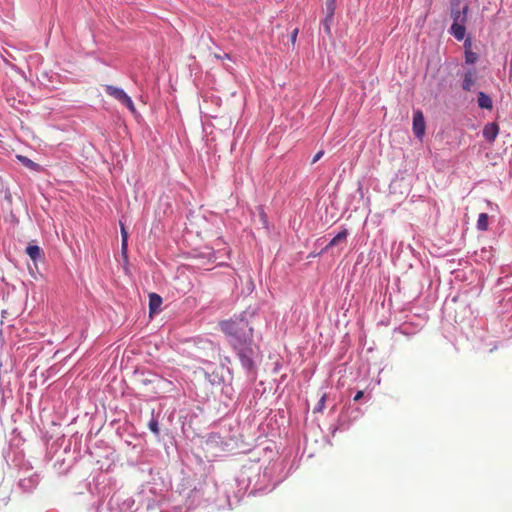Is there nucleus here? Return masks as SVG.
I'll list each match as a JSON object with an SVG mask.
<instances>
[{
    "label": "nucleus",
    "mask_w": 512,
    "mask_h": 512,
    "mask_svg": "<svg viewBox=\"0 0 512 512\" xmlns=\"http://www.w3.org/2000/svg\"><path fill=\"white\" fill-rule=\"evenodd\" d=\"M477 80V69L475 67H467L463 73L462 89L471 91Z\"/></svg>",
    "instance_id": "4"
},
{
    "label": "nucleus",
    "mask_w": 512,
    "mask_h": 512,
    "mask_svg": "<svg viewBox=\"0 0 512 512\" xmlns=\"http://www.w3.org/2000/svg\"><path fill=\"white\" fill-rule=\"evenodd\" d=\"M149 429L155 434V435H159L160 434V430H159V426H158V421L156 419H151L149 424Z\"/></svg>",
    "instance_id": "17"
},
{
    "label": "nucleus",
    "mask_w": 512,
    "mask_h": 512,
    "mask_svg": "<svg viewBox=\"0 0 512 512\" xmlns=\"http://www.w3.org/2000/svg\"><path fill=\"white\" fill-rule=\"evenodd\" d=\"M161 304H162V298L158 294H156V293L149 294L150 315L157 313L160 309Z\"/></svg>",
    "instance_id": "9"
},
{
    "label": "nucleus",
    "mask_w": 512,
    "mask_h": 512,
    "mask_svg": "<svg viewBox=\"0 0 512 512\" xmlns=\"http://www.w3.org/2000/svg\"><path fill=\"white\" fill-rule=\"evenodd\" d=\"M105 91L106 93L115 98L116 100H118L120 103H122L123 105H125L132 113H136V108L134 106V103L133 101L131 100V98L125 93L124 90L118 88V87H115V86H112V85H106L105 86Z\"/></svg>",
    "instance_id": "3"
},
{
    "label": "nucleus",
    "mask_w": 512,
    "mask_h": 512,
    "mask_svg": "<svg viewBox=\"0 0 512 512\" xmlns=\"http://www.w3.org/2000/svg\"><path fill=\"white\" fill-rule=\"evenodd\" d=\"M413 131L414 134L421 138L425 133V121L421 111H416L413 116Z\"/></svg>",
    "instance_id": "5"
},
{
    "label": "nucleus",
    "mask_w": 512,
    "mask_h": 512,
    "mask_svg": "<svg viewBox=\"0 0 512 512\" xmlns=\"http://www.w3.org/2000/svg\"><path fill=\"white\" fill-rule=\"evenodd\" d=\"M499 133V126L496 123H488L484 126L483 136L489 141L493 142Z\"/></svg>",
    "instance_id": "7"
},
{
    "label": "nucleus",
    "mask_w": 512,
    "mask_h": 512,
    "mask_svg": "<svg viewBox=\"0 0 512 512\" xmlns=\"http://www.w3.org/2000/svg\"><path fill=\"white\" fill-rule=\"evenodd\" d=\"M489 216L486 213H481L477 220V229L486 231L488 229Z\"/></svg>",
    "instance_id": "14"
},
{
    "label": "nucleus",
    "mask_w": 512,
    "mask_h": 512,
    "mask_svg": "<svg viewBox=\"0 0 512 512\" xmlns=\"http://www.w3.org/2000/svg\"><path fill=\"white\" fill-rule=\"evenodd\" d=\"M330 23L331 21L326 22V18L323 21L324 28L328 33L330 32Z\"/></svg>",
    "instance_id": "21"
},
{
    "label": "nucleus",
    "mask_w": 512,
    "mask_h": 512,
    "mask_svg": "<svg viewBox=\"0 0 512 512\" xmlns=\"http://www.w3.org/2000/svg\"><path fill=\"white\" fill-rule=\"evenodd\" d=\"M363 395V391H358L354 396V401H359L360 399H362Z\"/></svg>",
    "instance_id": "20"
},
{
    "label": "nucleus",
    "mask_w": 512,
    "mask_h": 512,
    "mask_svg": "<svg viewBox=\"0 0 512 512\" xmlns=\"http://www.w3.org/2000/svg\"><path fill=\"white\" fill-rule=\"evenodd\" d=\"M26 253L34 262L41 259L43 256L42 249L38 245H29L26 248Z\"/></svg>",
    "instance_id": "10"
},
{
    "label": "nucleus",
    "mask_w": 512,
    "mask_h": 512,
    "mask_svg": "<svg viewBox=\"0 0 512 512\" xmlns=\"http://www.w3.org/2000/svg\"><path fill=\"white\" fill-rule=\"evenodd\" d=\"M326 398H327V395H326V393H324V394L321 396V398H320V400H319L318 404L314 407V413L322 412V411L324 410V408H325Z\"/></svg>",
    "instance_id": "16"
},
{
    "label": "nucleus",
    "mask_w": 512,
    "mask_h": 512,
    "mask_svg": "<svg viewBox=\"0 0 512 512\" xmlns=\"http://www.w3.org/2000/svg\"><path fill=\"white\" fill-rule=\"evenodd\" d=\"M18 160L27 168L38 171L40 169V165L33 162L31 159L27 158L26 156L17 155Z\"/></svg>",
    "instance_id": "12"
},
{
    "label": "nucleus",
    "mask_w": 512,
    "mask_h": 512,
    "mask_svg": "<svg viewBox=\"0 0 512 512\" xmlns=\"http://www.w3.org/2000/svg\"><path fill=\"white\" fill-rule=\"evenodd\" d=\"M297 35H298V29H294V31L292 32L291 34V42L294 44L296 42V39H297Z\"/></svg>",
    "instance_id": "19"
},
{
    "label": "nucleus",
    "mask_w": 512,
    "mask_h": 512,
    "mask_svg": "<svg viewBox=\"0 0 512 512\" xmlns=\"http://www.w3.org/2000/svg\"><path fill=\"white\" fill-rule=\"evenodd\" d=\"M468 5L463 6L461 9L452 8L451 16L453 24L450 28V33L458 40L461 41L465 38L467 22Z\"/></svg>",
    "instance_id": "2"
},
{
    "label": "nucleus",
    "mask_w": 512,
    "mask_h": 512,
    "mask_svg": "<svg viewBox=\"0 0 512 512\" xmlns=\"http://www.w3.org/2000/svg\"><path fill=\"white\" fill-rule=\"evenodd\" d=\"M464 55H465V63L468 65H472L476 63L479 59V55L472 51V42L470 38H467L464 42Z\"/></svg>",
    "instance_id": "6"
},
{
    "label": "nucleus",
    "mask_w": 512,
    "mask_h": 512,
    "mask_svg": "<svg viewBox=\"0 0 512 512\" xmlns=\"http://www.w3.org/2000/svg\"><path fill=\"white\" fill-rule=\"evenodd\" d=\"M336 9V0H326V22L332 21Z\"/></svg>",
    "instance_id": "13"
},
{
    "label": "nucleus",
    "mask_w": 512,
    "mask_h": 512,
    "mask_svg": "<svg viewBox=\"0 0 512 512\" xmlns=\"http://www.w3.org/2000/svg\"><path fill=\"white\" fill-rule=\"evenodd\" d=\"M121 236H122V252H126L127 250V241H128V233L125 230L124 226L121 224Z\"/></svg>",
    "instance_id": "15"
},
{
    "label": "nucleus",
    "mask_w": 512,
    "mask_h": 512,
    "mask_svg": "<svg viewBox=\"0 0 512 512\" xmlns=\"http://www.w3.org/2000/svg\"><path fill=\"white\" fill-rule=\"evenodd\" d=\"M324 155V151L321 150L315 154V156L312 159V164H315L317 161L321 159V157Z\"/></svg>",
    "instance_id": "18"
},
{
    "label": "nucleus",
    "mask_w": 512,
    "mask_h": 512,
    "mask_svg": "<svg viewBox=\"0 0 512 512\" xmlns=\"http://www.w3.org/2000/svg\"><path fill=\"white\" fill-rule=\"evenodd\" d=\"M478 105L483 109H492V99L486 95L484 92H479L478 94Z\"/></svg>",
    "instance_id": "11"
},
{
    "label": "nucleus",
    "mask_w": 512,
    "mask_h": 512,
    "mask_svg": "<svg viewBox=\"0 0 512 512\" xmlns=\"http://www.w3.org/2000/svg\"><path fill=\"white\" fill-rule=\"evenodd\" d=\"M221 331L228 336L232 347L237 351L243 367L250 369L253 365V328L243 318H235L220 323Z\"/></svg>",
    "instance_id": "1"
},
{
    "label": "nucleus",
    "mask_w": 512,
    "mask_h": 512,
    "mask_svg": "<svg viewBox=\"0 0 512 512\" xmlns=\"http://www.w3.org/2000/svg\"><path fill=\"white\" fill-rule=\"evenodd\" d=\"M348 236V230L343 228L335 237L331 239V241L326 245L323 251H327L328 249L337 246L338 244L345 242Z\"/></svg>",
    "instance_id": "8"
}]
</instances>
